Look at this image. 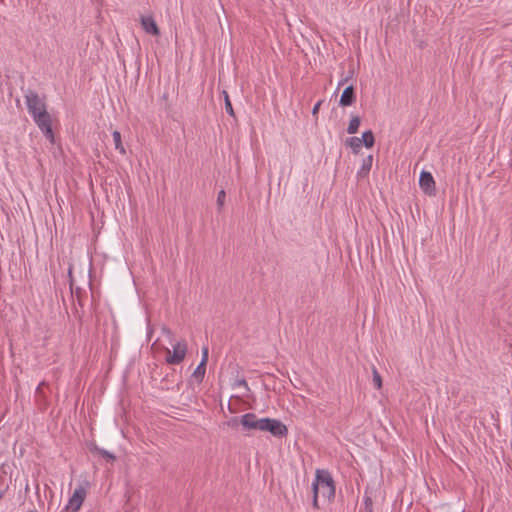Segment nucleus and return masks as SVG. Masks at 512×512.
<instances>
[{
	"label": "nucleus",
	"mask_w": 512,
	"mask_h": 512,
	"mask_svg": "<svg viewBox=\"0 0 512 512\" xmlns=\"http://www.w3.org/2000/svg\"><path fill=\"white\" fill-rule=\"evenodd\" d=\"M360 123H361L360 118L358 116H353L350 119V122H349V125H348V128H347V132L349 134L357 133V131L359 129V126H360Z\"/></svg>",
	"instance_id": "obj_13"
},
{
	"label": "nucleus",
	"mask_w": 512,
	"mask_h": 512,
	"mask_svg": "<svg viewBox=\"0 0 512 512\" xmlns=\"http://www.w3.org/2000/svg\"><path fill=\"white\" fill-rule=\"evenodd\" d=\"M313 494L325 500H331L335 495V486L331 475L327 471L318 470L312 483Z\"/></svg>",
	"instance_id": "obj_1"
},
{
	"label": "nucleus",
	"mask_w": 512,
	"mask_h": 512,
	"mask_svg": "<svg viewBox=\"0 0 512 512\" xmlns=\"http://www.w3.org/2000/svg\"><path fill=\"white\" fill-rule=\"evenodd\" d=\"M360 139L362 140V145L367 148H371L374 145L375 139L371 130L365 131Z\"/></svg>",
	"instance_id": "obj_11"
},
{
	"label": "nucleus",
	"mask_w": 512,
	"mask_h": 512,
	"mask_svg": "<svg viewBox=\"0 0 512 512\" xmlns=\"http://www.w3.org/2000/svg\"><path fill=\"white\" fill-rule=\"evenodd\" d=\"M207 360H208V347H203L202 348V359H201V362H204V364H206Z\"/></svg>",
	"instance_id": "obj_22"
},
{
	"label": "nucleus",
	"mask_w": 512,
	"mask_h": 512,
	"mask_svg": "<svg viewBox=\"0 0 512 512\" xmlns=\"http://www.w3.org/2000/svg\"><path fill=\"white\" fill-rule=\"evenodd\" d=\"M173 350L167 349L166 361L169 364L176 365L183 361L187 352V345L185 342H177L173 346Z\"/></svg>",
	"instance_id": "obj_6"
},
{
	"label": "nucleus",
	"mask_w": 512,
	"mask_h": 512,
	"mask_svg": "<svg viewBox=\"0 0 512 512\" xmlns=\"http://www.w3.org/2000/svg\"><path fill=\"white\" fill-rule=\"evenodd\" d=\"M24 97L28 112L32 117L47 111L44 100L36 92L28 90Z\"/></svg>",
	"instance_id": "obj_3"
},
{
	"label": "nucleus",
	"mask_w": 512,
	"mask_h": 512,
	"mask_svg": "<svg viewBox=\"0 0 512 512\" xmlns=\"http://www.w3.org/2000/svg\"><path fill=\"white\" fill-rule=\"evenodd\" d=\"M206 371V364L204 362H200L199 365L194 370L193 376L195 378H198L199 380H202Z\"/></svg>",
	"instance_id": "obj_16"
},
{
	"label": "nucleus",
	"mask_w": 512,
	"mask_h": 512,
	"mask_svg": "<svg viewBox=\"0 0 512 512\" xmlns=\"http://www.w3.org/2000/svg\"><path fill=\"white\" fill-rule=\"evenodd\" d=\"M162 334L165 335L167 338L172 339L173 333L169 328L163 327Z\"/></svg>",
	"instance_id": "obj_23"
},
{
	"label": "nucleus",
	"mask_w": 512,
	"mask_h": 512,
	"mask_svg": "<svg viewBox=\"0 0 512 512\" xmlns=\"http://www.w3.org/2000/svg\"><path fill=\"white\" fill-rule=\"evenodd\" d=\"M262 431H268L275 437H284L288 433L287 427L278 419L264 418Z\"/></svg>",
	"instance_id": "obj_5"
},
{
	"label": "nucleus",
	"mask_w": 512,
	"mask_h": 512,
	"mask_svg": "<svg viewBox=\"0 0 512 512\" xmlns=\"http://www.w3.org/2000/svg\"><path fill=\"white\" fill-rule=\"evenodd\" d=\"M225 199H226V193L224 190H221L219 191L218 193V196H217V205L219 207V209H221L225 203Z\"/></svg>",
	"instance_id": "obj_19"
},
{
	"label": "nucleus",
	"mask_w": 512,
	"mask_h": 512,
	"mask_svg": "<svg viewBox=\"0 0 512 512\" xmlns=\"http://www.w3.org/2000/svg\"><path fill=\"white\" fill-rule=\"evenodd\" d=\"M223 94H224V99H225V110L229 115L234 116V110H233L231 101L229 99V95L226 91H223Z\"/></svg>",
	"instance_id": "obj_18"
},
{
	"label": "nucleus",
	"mask_w": 512,
	"mask_h": 512,
	"mask_svg": "<svg viewBox=\"0 0 512 512\" xmlns=\"http://www.w3.org/2000/svg\"><path fill=\"white\" fill-rule=\"evenodd\" d=\"M239 422L246 430L262 431L264 418H257L254 413H246L241 416Z\"/></svg>",
	"instance_id": "obj_7"
},
{
	"label": "nucleus",
	"mask_w": 512,
	"mask_h": 512,
	"mask_svg": "<svg viewBox=\"0 0 512 512\" xmlns=\"http://www.w3.org/2000/svg\"><path fill=\"white\" fill-rule=\"evenodd\" d=\"M238 385L243 386L245 388H248V384H247V382L245 380L238 381Z\"/></svg>",
	"instance_id": "obj_26"
},
{
	"label": "nucleus",
	"mask_w": 512,
	"mask_h": 512,
	"mask_svg": "<svg viewBox=\"0 0 512 512\" xmlns=\"http://www.w3.org/2000/svg\"><path fill=\"white\" fill-rule=\"evenodd\" d=\"M364 505H365V512H372L373 511L372 500H371L370 497H365L364 498Z\"/></svg>",
	"instance_id": "obj_21"
},
{
	"label": "nucleus",
	"mask_w": 512,
	"mask_h": 512,
	"mask_svg": "<svg viewBox=\"0 0 512 512\" xmlns=\"http://www.w3.org/2000/svg\"><path fill=\"white\" fill-rule=\"evenodd\" d=\"M141 26L144 31L148 34L159 35L160 31L155 22V20L151 16H142L141 17Z\"/></svg>",
	"instance_id": "obj_9"
},
{
	"label": "nucleus",
	"mask_w": 512,
	"mask_h": 512,
	"mask_svg": "<svg viewBox=\"0 0 512 512\" xmlns=\"http://www.w3.org/2000/svg\"><path fill=\"white\" fill-rule=\"evenodd\" d=\"M347 145L352 148L353 152L357 153L362 146V140L359 137H351L347 139Z\"/></svg>",
	"instance_id": "obj_14"
},
{
	"label": "nucleus",
	"mask_w": 512,
	"mask_h": 512,
	"mask_svg": "<svg viewBox=\"0 0 512 512\" xmlns=\"http://www.w3.org/2000/svg\"><path fill=\"white\" fill-rule=\"evenodd\" d=\"M112 137H113V142H114V146H115V149L118 150L121 154H125V148L122 144V141H121V134L119 131L115 130L113 133H112Z\"/></svg>",
	"instance_id": "obj_12"
},
{
	"label": "nucleus",
	"mask_w": 512,
	"mask_h": 512,
	"mask_svg": "<svg viewBox=\"0 0 512 512\" xmlns=\"http://www.w3.org/2000/svg\"><path fill=\"white\" fill-rule=\"evenodd\" d=\"M320 105H321V101L317 102V103L314 105V107H313V109H312V114H313V115H315V114H317V113H318Z\"/></svg>",
	"instance_id": "obj_24"
},
{
	"label": "nucleus",
	"mask_w": 512,
	"mask_h": 512,
	"mask_svg": "<svg viewBox=\"0 0 512 512\" xmlns=\"http://www.w3.org/2000/svg\"><path fill=\"white\" fill-rule=\"evenodd\" d=\"M238 422V419L237 418H233L229 424H236Z\"/></svg>",
	"instance_id": "obj_27"
},
{
	"label": "nucleus",
	"mask_w": 512,
	"mask_h": 512,
	"mask_svg": "<svg viewBox=\"0 0 512 512\" xmlns=\"http://www.w3.org/2000/svg\"><path fill=\"white\" fill-rule=\"evenodd\" d=\"M355 100L354 88L352 85L346 87L340 98L341 106H350Z\"/></svg>",
	"instance_id": "obj_10"
},
{
	"label": "nucleus",
	"mask_w": 512,
	"mask_h": 512,
	"mask_svg": "<svg viewBox=\"0 0 512 512\" xmlns=\"http://www.w3.org/2000/svg\"><path fill=\"white\" fill-rule=\"evenodd\" d=\"M99 454L110 461L115 460V455L104 449H97Z\"/></svg>",
	"instance_id": "obj_20"
},
{
	"label": "nucleus",
	"mask_w": 512,
	"mask_h": 512,
	"mask_svg": "<svg viewBox=\"0 0 512 512\" xmlns=\"http://www.w3.org/2000/svg\"><path fill=\"white\" fill-rule=\"evenodd\" d=\"M320 496H316V494H313V506L315 508H318V499Z\"/></svg>",
	"instance_id": "obj_25"
},
{
	"label": "nucleus",
	"mask_w": 512,
	"mask_h": 512,
	"mask_svg": "<svg viewBox=\"0 0 512 512\" xmlns=\"http://www.w3.org/2000/svg\"><path fill=\"white\" fill-rule=\"evenodd\" d=\"M36 125L43 132L44 136L50 141V143H54V134L52 131V123L51 117L47 111L35 115L32 117Z\"/></svg>",
	"instance_id": "obj_4"
},
{
	"label": "nucleus",
	"mask_w": 512,
	"mask_h": 512,
	"mask_svg": "<svg viewBox=\"0 0 512 512\" xmlns=\"http://www.w3.org/2000/svg\"><path fill=\"white\" fill-rule=\"evenodd\" d=\"M372 156H368L364 161H363V164H362V167L361 169L358 171V175H361L362 173L363 174H367L370 169H371V166H372Z\"/></svg>",
	"instance_id": "obj_15"
},
{
	"label": "nucleus",
	"mask_w": 512,
	"mask_h": 512,
	"mask_svg": "<svg viewBox=\"0 0 512 512\" xmlns=\"http://www.w3.org/2000/svg\"><path fill=\"white\" fill-rule=\"evenodd\" d=\"M88 488L89 482L87 481L75 488L67 504L60 512H78L87 497Z\"/></svg>",
	"instance_id": "obj_2"
},
{
	"label": "nucleus",
	"mask_w": 512,
	"mask_h": 512,
	"mask_svg": "<svg viewBox=\"0 0 512 512\" xmlns=\"http://www.w3.org/2000/svg\"><path fill=\"white\" fill-rule=\"evenodd\" d=\"M419 185L424 193L435 194V181L430 172L422 171L419 177Z\"/></svg>",
	"instance_id": "obj_8"
},
{
	"label": "nucleus",
	"mask_w": 512,
	"mask_h": 512,
	"mask_svg": "<svg viewBox=\"0 0 512 512\" xmlns=\"http://www.w3.org/2000/svg\"><path fill=\"white\" fill-rule=\"evenodd\" d=\"M372 375H373L372 381H373L374 386L377 389H380L382 387V378L375 367H373Z\"/></svg>",
	"instance_id": "obj_17"
}]
</instances>
